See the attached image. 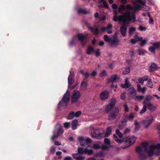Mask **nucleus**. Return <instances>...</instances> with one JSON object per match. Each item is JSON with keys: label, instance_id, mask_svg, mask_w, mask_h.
I'll list each match as a JSON object with an SVG mask.
<instances>
[{"label": "nucleus", "instance_id": "6e6552de", "mask_svg": "<svg viewBox=\"0 0 160 160\" xmlns=\"http://www.w3.org/2000/svg\"><path fill=\"white\" fill-rule=\"evenodd\" d=\"M78 140L80 142L81 146H85L88 144L90 143L92 141L91 139L89 138L85 139L82 137H79L78 138Z\"/></svg>", "mask_w": 160, "mask_h": 160}, {"label": "nucleus", "instance_id": "e2e57ef3", "mask_svg": "<svg viewBox=\"0 0 160 160\" xmlns=\"http://www.w3.org/2000/svg\"><path fill=\"white\" fill-rule=\"evenodd\" d=\"M149 50L152 53H154L155 52V49L153 46H151L148 48Z\"/></svg>", "mask_w": 160, "mask_h": 160}, {"label": "nucleus", "instance_id": "9b49d317", "mask_svg": "<svg viewBox=\"0 0 160 160\" xmlns=\"http://www.w3.org/2000/svg\"><path fill=\"white\" fill-rule=\"evenodd\" d=\"M76 37H77L78 39V40L81 42L82 45L84 46L86 43V41H84L85 38V36L82 34H77Z\"/></svg>", "mask_w": 160, "mask_h": 160}, {"label": "nucleus", "instance_id": "2f4dec72", "mask_svg": "<svg viewBox=\"0 0 160 160\" xmlns=\"http://www.w3.org/2000/svg\"><path fill=\"white\" fill-rule=\"evenodd\" d=\"M147 106L148 109L152 111H155L156 109V107L150 103L148 104Z\"/></svg>", "mask_w": 160, "mask_h": 160}, {"label": "nucleus", "instance_id": "4468645a", "mask_svg": "<svg viewBox=\"0 0 160 160\" xmlns=\"http://www.w3.org/2000/svg\"><path fill=\"white\" fill-rule=\"evenodd\" d=\"M109 96V94L107 91H104L101 93L100 97L101 100H104L107 99Z\"/></svg>", "mask_w": 160, "mask_h": 160}, {"label": "nucleus", "instance_id": "c03bdc74", "mask_svg": "<svg viewBox=\"0 0 160 160\" xmlns=\"http://www.w3.org/2000/svg\"><path fill=\"white\" fill-rule=\"evenodd\" d=\"M78 153L81 155H82L84 153V149L82 148H79L78 149Z\"/></svg>", "mask_w": 160, "mask_h": 160}, {"label": "nucleus", "instance_id": "4d7b16f0", "mask_svg": "<svg viewBox=\"0 0 160 160\" xmlns=\"http://www.w3.org/2000/svg\"><path fill=\"white\" fill-rule=\"evenodd\" d=\"M153 98V97L152 96L149 95L147 96L145 98V100L147 101H148L150 100H151Z\"/></svg>", "mask_w": 160, "mask_h": 160}, {"label": "nucleus", "instance_id": "0eeeda50", "mask_svg": "<svg viewBox=\"0 0 160 160\" xmlns=\"http://www.w3.org/2000/svg\"><path fill=\"white\" fill-rule=\"evenodd\" d=\"M128 91V97L130 99H133L137 94V92L133 87L129 88Z\"/></svg>", "mask_w": 160, "mask_h": 160}, {"label": "nucleus", "instance_id": "f257e3e1", "mask_svg": "<svg viewBox=\"0 0 160 160\" xmlns=\"http://www.w3.org/2000/svg\"><path fill=\"white\" fill-rule=\"evenodd\" d=\"M154 149H160V144L156 145H151L149 149L148 148L147 143L143 142L142 144V147H137L136 148V151L138 154V157L141 159H145L148 157H152L154 154Z\"/></svg>", "mask_w": 160, "mask_h": 160}, {"label": "nucleus", "instance_id": "3c124183", "mask_svg": "<svg viewBox=\"0 0 160 160\" xmlns=\"http://www.w3.org/2000/svg\"><path fill=\"white\" fill-rule=\"evenodd\" d=\"M81 86L83 88L85 89L86 88L87 86V82L84 81H83L81 83Z\"/></svg>", "mask_w": 160, "mask_h": 160}, {"label": "nucleus", "instance_id": "dca6fc26", "mask_svg": "<svg viewBox=\"0 0 160 160\" xmlns=\"http://www.w3.org/2000/svg\"><path fill=\"white\" fill-rule=\"evenodd\" d=\"M70 74L68 78V83L69 85L72 84L74 82L73 79L74 77V73L72 72H69Z\"/></svg>", "mask_w": 160, "mask_h": 160}, {"label": "nucleus", "instance_id": "ea45409f", "mask_svg": "<svg viewBox=\"0 0 160 160\" xmlns=\"http://www.w3.org/2000/svg\"><path fill=\"white\" fill-rule=\"evenodd\" d=\"M130 71V68L128 67L127 68H125L124 70L122 72V73L124 75H126L128 74Z\"/></svg>", "mask_w": 160, "mask_h": 160}, {"label": "nucleus", "instance_id": "f8f14e48", "mask_svg": "<svg viewBox=\"0 0 160 160\" xmlns=\"http://www.w3.org/2000/svg\"><path fill=\"white\" fill-rule=\"evenodd\" d=\"M109 42V45L112 48H115L118 45L119 41L118 39L112 38Z\"/></svg>", "mask_w": 160, "mask_h": 160}, {"label": "nucleus", "instance_id": "4be33fe9", "mask_svg": "<svg viewBox=\"0 0 160 160\" xmlns=\"http://www.w3.org/2000/svg\"><path fill=\"white\" fill-rule=\"evenodd\" d=\"M128 120V115L126 114H124L122 118L121 122L122 123L127 124Z\"/></svg>", "mask_w": 160, "mask_h": 160}, {"label": "nucleus", "instance_id": "de8ad7c7", "mask_svg": "<svg viewBox=\"0 0 160 160\" xmlns=\"http://www.w3.org/2000/svg\"><path fill=\"white\" fill-rule=\"evenodd\" d=\"M112 38H108V36L106 35L104 36V39L106 42H109Z\"/></svg>", "mask_w": 160, "mask_h": 160}, {"label": "nucleus", "instance_id": "cd10ccee", "mask_svg": "<svg viewBox=\"0 0 160 160\" xmlns=\"http://www.w3.org/2000/svg\"><path fill=\"white\" fill-rule=\"evenodd\" d=\"M80 72L84 76V80L87 79L90 76V74L88 72H85L83 70H80Z\"/></svg>", "mask_w": 160, "mask_h": 160}, {"label": "nucleus", "instance_id": "a211bd4d", "mask_svg": "<svg viewBox=\"0 0 160 160\" xmlns=\"http://www.w3.org/2000/svg\"><path fill=\"white\" fill-rule=\"evenodd\" d=\"M158 67L156 64L154 62L151 63V66L149 67L148 70L150 72H152L157 69Z\"/></svg>", "mask_w": 160, "mask_h": 160}, {"label": "nucleus", "instance_id": "c9c22d12", "mask_svg": "<svg viewBox=\"0 0 160 160\" xmlns=\"http://www.w3.org/2000/svg\"><path fill=\"white\" fill-rule=\"evenodd\" d=\"M74 112L73 111H70L69 112V114H68V119H72L75 116L74 115Z\"/></svg>", "mask_w": 160, "mask_h": 160}, {"label": "nucleus", "instance_id": "13d9d810", "mask_svg": "<svg viewBox=\"0 0 160 160\" xmlns=\"http://www.w3.org/2000/svg\"><path fill=\"white\" fill-rule=\"evenodd\" d=\"M125 92H123L121 94L120 99L122 100H124L126 98Z\"/></svg>", "mask_w": 160, "mask_h": 160}, {"label": "nucleus", "instance_id": "5701e85b", "mask_svg": "<svg viewBox=\"0 0 160 160\" xmlns=\"http://www.w3.org/2000/svg\"><path fill=\"white\" fill-rule=\"evenodd\" d=\"M128 120V115L126 114H124L122 118L121 122L122 123L127 124Z\"/></svg>", "mask_w": 160, "mask_h": 160}, {"label": "nucleus", "instance_id": "473e14b6", "mask_svg": "<svg viewBox=\"0 0 160 160\" xmlns=\"http://www.w3.org/2000/svg\"><path fill=\"white\" fill-rule=\"evenodd\" d=\"M153 85V83L152 82L151 79H149L147 82L146 84V86L150 88H152Z\"/></svg>", "mask_w": 160, "mask_h": 160}, {"label": "nucleus", "instance_id": "bf43d9fd", "mask_svg": "<svg viewBox=\"0 0 160 160\" xmlns=\"http://www.w3.org/2000/svg\"><path fill=\"white\" fill-rule=\"evenodd\" d=\"M134 38L136 39L137 42L140 41L142 40V37H139L138 35H136L134 36Z\"/></svg>", "mask_w": 160, "mask_h": 160}, {"label": "nucleus", "instance_id": "79ce46f5", "mask_svg": "<svg viewBox=\"0 0 160 160\" xmlns=\"http://www.w3.org/2000/svg\"><path fill=\"white\" fill-rule=\"evenodd\" d=\"M116 133L120 138H121L123 137L122 134L119 131V129H117L116 130Z\"/></svg>", "mask_w": 160, "mask_h": 160}, {"label": "nucleus", "instance_id": "412c9836", "mask_svg": "<svg viewBox=\"0 0 160 160\" xmlns=\"http://www.w3.org/2000/svg\"><path fill=\"white\" fill-rule=\"evenodd\" d=\"M137 91L139 92H142V93H145L146 91V88L143 87L141 88V85L140 84H138L137 85Z\"/></svg>", "mask_w": 160, "mask_h": 160}, {"label": "nucleus", "instance_id": "4c0bfd02", "mask_svg": "<svg viewBox=\"0 0 160 160\" xmlns=\"http://www.w3.org/2000/svg\"><path fill=\"white\" fill-rule=\"evenodd\" d=\"M78 12V13H82L84 14L90 13V12L88 13V12L84 9H79Z\"/></svg>", "mask_w": 160, "mask_h": 160}, {"label": "nucleus", "instance_id": "a878e982", "mask_svg": "<svg viewBox=\"0 0 160 160\" xmlns=\"http://www.w3.org/2000/svg\"><path fill=\"white\" fill-rule=\"evenodd\" d=\"M125 10V6L123 4L121 5L118 9V12L120 14H122Z\"/></svg>", "mask_w": 160, "mask_h": 160}, {"label": "nucleus", "instance_id": "5fc2aeb1", "mask_svg": "<svg viewBox=\"0 0 160 160\" xmlns=\"http://www.w3.org/2000/svg\"><path fill=\"white\" fill-rule=\"evenodd\" d=\"M57 132H58V134L60 136L63 133V130L62 128H60L58 129Z\"/></svg>", "mask_w": 160, "mask_h": 160}, {"label": "nucleus", "instance_id": "393cba45", "mask_svg": "<svg viewBox=\"0 0 160 160\" xmlns=\"http://www.w3.org/2000/svg\"><path fill=\"white\" fill-rule=\"evenodd\" d=\"M78 123V120H75L73 121L72 123V130H75L77 128Z\"/></svg>", "mask_w": 160, "mask_h": 160}, {"label": "nucleus", "instance_id": "338daca9", "mask_svg": "<svg viewBox=\"0 0 160 160\" xmlns=\"http://www.w3.org/2000/svg\"><path fill=\"white\" fill-rule=\"evenodd\" d=\"M93 147L94 149H99L100 148V147L98 144H94Z\"/></svg>", "mask_w": 160, "mask_h": 160}, {"label": "nucleus", "instance_id": "603ef678", "mask_svg": "<svg viewBox=\"0 0 160 160\" xmlns=\"http://www.w3.org/2000/svg\"><path fill=\"white\" fill-rule=\"evenodd\" d=\"M140 41L141 42L139 44V45L141 46L144 45L147 43V41L145 39H142V40Z\"/></svg>", "mask_w": 160, "mask_h": 160}, {"label": "nucleus", "instance_id": "aec40b11", "mask_svg": "<svg viewBox=\"0 0 160 160\" xmlns=\"http://www.w3.org/2000/svg\"><path fill=\"white\" fill-rule=\"evenodd\" d=\"M117 78V76L116 74L111 75L110 78L108 79L107 82L108 83L113 82L115 81Z\"/></svg>", "mask_w": 160, "mask_h": 160}, {"label": "nucleus", "instance_id": "7ed1b4c3", "mask_svg": "<svg viewBox=\"0 0 160 160\" xmlns=\"http://www.w3.org/2000/svg\"><path fill=\"white\" fill-rule=\"evenodd\" d=\"M113 20L115 22L118 21L119 22H122L124 24H129V22L132 20L131 12L128 11L124 13L122 15H119L118 16V15L114 16Z\"/></svg>", "mask_w": 160, "mask_h": 160}, {"label": "nucleus", "instance_id": "864d4df0", "mask_svg": "<svg viewBox=\"0 0 160 160\" xmlns=\"http://www.w3.org/2000/svg\"><path fill=\"white\" fill-rule=\"evenodd\" d=\"M107 74L105 70H103L100 74L99 77H102L107 75Z\"/></svg>", "mask_w": 160, "mask_h": 160}, {"label": "nucleus", "instance_id": "b1692460", "mask_svg": "<svg viewBox=\"0 0 160 160\" xmlns=\"http://www.w3.org/2000/svg\"><path fill=\"white\" fill-rule=\"evenodd\" d=\"M128 120V115L126 114H124L122 118L121 122L122 123L127 124Z\"/></svg>", "mask_w": 160, "mask_h": 160}, {"label": "nucleus", "instance_id": "49530a36", "mask_svg": "<svg viewBox=\"0 0 160 160\" xmlns=\"http://www.w3.org/2000/svg\"><path fill=\"white\" fill-rule=\"evenodd\" d=\"M127 124H126L124 123H120L118 126V128L120 130H121Z\"/></svg>", "mask_w": 160, "mask_h": 160}, {"label": "nucleus", "instance_id": "a19ab883", "mask_svg": "<svg viewBox=\"0 0 160 160\" xmlns=\"http://www.w3.org/2000/svg\"><path fill=\"white\" fill-rule=\"evenodd\" d=\"M152 46L156 49L159 48L160 47V42H154L152 44Z\"/></svg>", "mask_w": 160, "mask_h": 160}, {"label": "nucleus", "instance_id": "423d86ee", "mask_svg": "<svg viewBox=\"0 0 160 160\" xmlns=\"http://www.w3.org/2000/svg\"><path fill=\"white\" fill-rule=\"evenodd\" d=\"M119 110L118 108H115L113 111L109 113L108 116V119L109 121H112L115 119L118 115Z\"/></svg>", "mask_w": 160, "mask_h": 160}, {"label": "nucleus", "instance_id": "20e7f679", "mask_svg": "<svg viewBox=\"0 0 160 160\" xmlns=\"http://www.w3.org/2000/svg\"><path fill=\"white\" fill-rule=\"evenodd\" d=\"M70 97V92L68 90L58 104V108L59 110H61L64 107L65 108L66 107L69 101Z\"/></svg>", "mask_w": 160, "mask_h": 160}, {"label": "nucleus", "instance_id": "39448f33", "mask_svg": "<svg viewBox=\"0 0 160 160\" xmlns=\"http://www.w3.org/2000/svg\"><path fill=\"white\" fill-rule=\"evenodd\" d=\"M81 97L80 92L77 90H74L72 93L71 97L72 103L77 102Z\"/></svg>", "mask_w": 160, "mask_h": 160}, {"label": "nucleus", "instance_id": "e433bc0d", "mask_svg": "<svg viewBox=\"0 0 160 160\" xmlns=\"http://www.w3.org/2000/svg\"><path fill=\"white\" fill-rule=\"evenodd\" d=\"M128 120L132 121L133 119L135 117V116L131 112L130 113L129 116H128Z\"/></svg>", "mask_w": 160, "mask_h": 160}, {"label": "nucleus", "instance_id": "7c9ffc66", "mask_svg": "<svg viewBox=\"0 0 160 160\" xmlns=\"http://www.w3.org/2000/svg\"><path fill=\"white\" fill-rule=\"evenodd\" d=\"M84 154H88V155H91L93 153V151L92 149L89 150L87 148L84 149Z\"/></svg>", "mask_w": 160, "mask_h": 160}, {"label": "nucleus", "instance_id": "6ab92c4d", "mask_svg": "<svg viewBox=\"0 0 160 160\" xmlns=\"http://www.w3.org/2000/svg\"><path fill=\"white\" fill-rule=\"evenodd\" d=\"M95 50L93 47L89 46L87 48V49L86 53L88 55H91L95 52Z\"/></svg>", "mask_w": 160, "mask_h": 160}, {"label": "nucleus", "instance_id": "72a5a7b5", "mask_svg": "<svg viewBox=\"0 0 160 160\" xmlns=\"http://www.w3.org/2000/svg\"><path fill=\"white\" fill-rule=\"evenodd\" d=\"M114 108H112L108 105L105 109V111L107 113H108L110 111H111V112L112 111L113 109H114Z\"/></svg>", "mask_w": 160, "mask_h": 160}, {"label": "nucleus", "instance_id": "a18cd8bd", "mask_svg": "<svg viewBox=\"0 0 160 160\" xmlns=\"http://www.w3.org/2000/svg\"><path fill=\"white\" fill-rule=\"evenodd\" d=\"M136 30V28L134 27L130 28L129 30L128 34L129 35L132 34Z\"/></svg>", "mask_w": 160, "mask_h": 160}, {"label": "nucleus", "instance_id": "2eb2a0df", "mask_svg": "<svg viewBox=\"0 0 160 160\" xmlns=\"http://www.w3.org/2000/svg\"><path fill=\"white\" fill-rule=\"evenodd\" d=\"M112 27V25L109 23L108 24V26L106 27H102L101 28V30L102 32H104L105 31H106L107 32L108 34H111L112 32V31L111 29Z\"/></svg>", "mask_w": 160, "mask_h": 160}, {"label": "nucleus", "instance_id": "37998d69", "mask_svg": "<svg viewBox=\"0 0 160 160\" xmlns=\"http://www.w3.org/2000/svg\"><path fill=\"white\" fill-rule=\"evenodd\" d=\"M137 51L138 52V54L139 55H144L145 53V52L142 49H138Z\"/></svg>", "mask_w": 160, "mask_h": 160}, {"label": "nucleus", "instance_id": "9d476101", "mask_svg": "<svg viewBox=\"0 0 160 160\" xmlns=\"http://www.w3.org/2000/svg\"><path fill=\"white\" fill-rule=\"evenodd\" d=\"M153 118L152 117L148 118L143 121V124L144 128L148 127L152 122Z\"/></svg>", "mask_w": 160, "mask_h": 160}, {"label": "nucleus", "instance_id": "f03ea898", "mask_svg": "<svg viewBox=\"0 0 160 160\" xmlns=\"http://www.w3.org/2000/svg\"><path fill=\"white\" fill-rule=\"evenodd\" d=\"M113 138L115 141L118 143H120L124 142L125 144L124 146H122L121 148L122 149H125L132 145L135 142L136 139V137L134 136H128L123 138L122 139H119L118 136L115 134L113 135Z\"/></svg>", "mask_w": 160, "mask_h": 160}, {"label": "nucleus", "instance_id": "1a4fd4ad", "mask_svg": "<svg viewBox=\"0 0 160 160\" xmlns=\"http://www.w3.org/2000/svg\"><path fill=\"white\" fill-rule=\"evenodd\" d=\"M91 134L92 137L93 138L100 139L102 138V134L100 132L98 129H94L93 132H92Z\"/></svg>", "mask_w": 160, "mask_h": 160}, {"label": "nucleus", "instance_id": "052dcab7", "mask_svg": "<svg viewBox=\"0 0 160 160\" xmlns=\"http://www.w3.org/2000/svg\"><path fill=\"white\" fill-rule=\"evenodd\" d=\"M146 29L147 28H146L143 27L142 25L140 26L138 28L139 30L141 31H145Z\"/></svg>", "mask_w": 160, "mask_h": 160}, {"label": "nucleus", "instance_id": "8fccbe9b", "mask_svg": "<svg viewBox=\"0 0 160 160\" xmlns=\"http://www.w3.org/2000/svg\"><path fill=\"white\" fill-rule=\"evenodd\" d=\"M125 9H126V11L130 10L132 9V7L131 5L128 4L125 6Z\"/></svg>", "mask_w": 160, "mask_h": 160}, {"label": "nucleus", "instance_id": "680f3d73", "mask_svg": "<svg viewBox=\"0 0 160 160\" xmlns=\"http://www.w3.org/2000/svg\"><path fill=\"white\" fill-rule=\"evenodd\" d=\"M95 56L97 57H98L100 56L101 54V52L100 51V49H97L96 51H95Z\"/></svg>", "mask_w": 160, "mask_h": 160}, {"label": "nucleus", "instance_id": "69168bd1", "mask_svg": "<svg viewBox=\"0 0 160 160\" xmlns=\"http://www.w3.org/2000/svg\"><path fill=\"white\" fill-rule=\"evenodd\" d=\"M124 110L126 112H128L129 111V108L126 104L124 105Z\"/></svg>", "mask_w": 160, "mask_h": 160}, {"label": "nucleus", "instance_id": "f704fd0d", "mask_svg": "<svg viewBox=\"0 0 160 160\" xmlns=\"http://www.w3.org/2000/svg\"><path fill=\"white\" fill-rule=\"evenodd\" d=\"M116 100L114 99H112L109 103L108 104L109 106L112 107V108H114V107L115 104Z\"/></svg>", "mask_w": 160, "mask_h": 160}, {"label": "nucleus", "instance_id": "f3484780", "mask_svg": "<svg viewBox=\"0 0 160 160\" xmlns=\"http://www.w3.org/2000/svg\"><path fill=\"white\" fill-rule=\"evenodd\" d=\"M131 85V84L128 80V78H125V84H121L120 86L122 88H129Z\"/></svg>", "mask_w": 160, "mask_h": 160}, {"label": "nucleus", "instance_id": "6e6d98bb", "mask_svg": "<svg viewBox=\"0 0 160 160\" xmlns=\"http://www.w3.org/2000/svg\"><path fill=\"white\" fill-rule=\"evenodd\" d=\"M104 142L105 144L108 145H110L111 144L109 139L107 138L104 139Z\"/></svg>", "mask_w": 160, "mask_h": 160}, {"label": "nucleus", "instance_id": "ddd939ff", "mask_svg": "<svg viewBox=\"0 0 160 160\" xmlns=\"http://www.w3.org/2000/svg\"><path fill=\"white\" fill-rule=\"evenodd\" d=\"M123 24V25L120 28V32L122 36H125L126 35V32L127 30V27L128 24Z\"/></svg>", "mask_w": 160, "mask_h": 160}, {"label": "nucleus", "instance_id": "0e129e2a", "mask_svg": "<svg viewBox=\"0 0 160 160\" xmlns=\"http://www.w3.org/2000/svg\"><path fill=\"white\" fill-rule=\"evenodd\" d=\"M101 148L103 150H106L109 148V147L105 145H103L101 146Z\"/></svg>", "mask_w": 160, "mask_h": 160}, {"label": "nucleus", "instance_id": "bb28decb", "mask_svg": "<svg viewBox=\"0 0 160 160\" xmlns=\"http://www.w3.org/2000/svg\"><path fill=\"white\" fill-rule=\"evenodd\" d=\"M112 132V129L110 127H108L107 128L106 133L105 135V137H108L110 134Z\"/></svg>", "mask_w": 160, "mask_h": 160}, {"label": "nucleus", "instance_id": "09e8293b", "mask_svg": "<svg viewBox=\"0 0 160 160\" xmlns=\"http://www.w3.org/2000/svg\"><path fill=\"white\" fill-rule=\"evenodd\" d=\"M147 108V107L146 105H144L143 106L142 108V109L140 111V114H142L145 112L146 111Z\"/></svg>", "mask_w": 160, "mask_h": 160}, {"label": "nucleus", "instance_id": "58836bf2", "mask_svg": "<svg viewBox=\"0 0 160 160\" xmlns=\"http://www.w3.org/2000/svg\"><path fill=\"white\" fill-rule=\"evenodd\" d=\"M144 98V97L142 96H136L134 97L133 99H134L135 100H142Z\"/></svg>", "mask_w": 160, "mask_h": 160}, {"label": "nucleus", "instance_id": "c756f323", "mask_svg": "<svg viewBox=\"0 0 160 160\" xmlns=\"http://www.w3.org/2000/svg\"><path fill=\"white\" fill-rule=\"evenodd\" d=\"M77 42V37L74 36L72 38L71 41L69 42V44L71 46L75 45Z\"/></svg>", "mask_w": 160, "mask_h": 160}, {"label": "nucleus", "instance_id": "c85d7f7f", "mask_svg": "<svg viewBox=\"0 0 160 160\" xmlns=\"http://www.w3.org/2000/svg\"><path fill=\"white\" fill-rule=\"evenodd\" d=\"M90 29L91 32H93L94 35H97L99 33V30L98 28H90Z\"/></svg>", "mask_w": 160, "mask_h": 160}, {"label": "nucleus", "instance_id": "774afa93", "mask_svg": "<svg viewBox=\"0 0 160 160\" xmlns=\"http://www.w3.org/2000/svg\"><path fill=\"white\" fill-rule=\"evenodd\" d=\"M82 112L81 111H78L76 112L75 113H74V115L76 117H78L81 114Z\"/></svg>", "mask_w": 160, "mask_h": 160}]
</instances>
